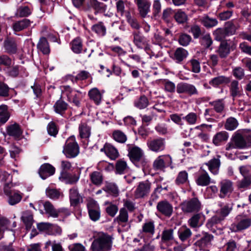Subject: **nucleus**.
<instances>
[{
	"label": "nucleus",
	"mask_w": 251,
	"mask_h": 251,
	"mask_svg": "<svg viewBox=\"0 0 251 251\" xmlns=\"http://www.w3.org/2000/svg\"><path fill=\"white\" fill-rule=\"evenodd\" d=\"M112 245L110 236L103 232H99L94 236L90 248L92 251H110Z\"/></svg>",
	"instance_id": "nucleus-1"
},
{
	"label": "nucleus",
	"mask_w": 251,
	"mask_h": 251,
	"mask_svg": "<svg viewBox=\"0 0 251 251\" xmlns=\"http://www.w3.org/2000/svg\"><path fill=\"white\" fill-rule=\"evenodd\" d=\"M251 227V214H241L236 216L234 222L230 225L231 232H241Z\"/></svg>",
	"instance_id": "nucleus-2"
},
{
	"label": "nucleus",
	"mask_w": 251,
	"mask_h": 251,
	"mask_svg": "<svg viewBox=\"0 0 251 251\" xmlns=\"http://www.w3.org/2000/svg\"><path fill=\"white\" fill-rule=\"evenodd\" d=\"M180 207L184 213H193L200 211L202 205L198 198L194 197L184 201L180 204Z\"/></svg>",
	"instance_id": "nucleus-3"
},
{
	"label": "nucleus",
	"mask_w": 251,
	"mask_h": 251,
	"mask_svg": "<svg viewBox=\"0 0 251 251\" xmlns=\"http://www.w3.org/2000/svg\"><path fill=\"white\" fill-rule=\"evenodd\" d=\"M79 152V147L75 136L69 137L63 147V153L69 158L75 157Z\"/></svg>",
	"instance_id": "nucleus-4"
},
{
	"label": "nucleus",
	"mask_w": 251,
	"mask_h": 251,
	"mask_svg": "<svg viewBox=\"0 0 251 251\" xmlns=\"http://www.w3.org/2000/svg\"><path fill=\"white\" fill-rule=\"evenodd\" d=\"M176 92L182 99H186L187 97L199 94L198 90L194 85L184 82L178 83L177 84Z\"/></svg>",
	"instance_id": "nucleus-5"
},
{
	"label": "nucleus",
	"mask_w": 251,
	"mask_h": 251,
	"mask_svg": "<svg viewBox=\"0 0 251 251\" xmlns=\"http://www.w3.org/2000/svg\"><path fill=\"white\" fill-rule=\"evenodd\" d=\"M61 89L62 96L66 97L69 102L73 103L76 106H79L80 103L78 94H80V92L73 89L68 85L62 86Z\"/></svg>",
	"instance_id": "nucleus-6"
},
{
	"label": "nucleus",
	"mask_w": 251,
	"mask_h": 251,
	"mask_svg": "<svg viewBox=\"0 0 251 251\" xmlns=\"http://www.w3.org/2000/svg\"><path fill=\"white\" fill-rule=\"evenodd\" d=\"M151 183L148 180L140 182L137 186L134 195L135 199L148 197L151 190Z\"/></svg>",
	"instance_id": "nucleus-7"
},
{
	"label": "nucleus",
	"mask_w": 251,
	"mask_h": 251,
	"mask_svg": "<svg viewBox=\"0 0 251 251\" xmlns=\"http://www.w3.org/2000/svg\"><path fill=\"white\" fill-rule=\"evenodd\" d=\"M87 207L90 219L94 222L98 221L100 217V209L98 202L90 200L87 202Z\"/></svg>",
	"instance_id": "nucleus-8"
},
{
	"label": "nucleus",
	"mask_w": 251,
	"mask_h": 251,
	"mask_svg": "<svg viewBox=\"0 0 251 251\" xmlns=\"http://www.w3.org/2000/svg\"><path fill=\"white\" fill-rule=\"evenodd\" d=\"M128 156L130 160L134 163L140 161L144 156V151L139 147L134 145H127Z\"/></svg>",
	"instance_id": "nucleus-9"
},
{
	"label": "nucleus",
	"mask_w": 251,
	"mask_h": 251,
	"mask_svg": "<svg viewBox=\"0 0 251 251\" xmlns=\"http://www.w3.org/2000/svg\"><path fill=\"white\" fill-rule=\"evenodd\" d=\"M172 163V157L169 154H164L158 156L153 163V169L160 170L170 166Z\"/></svg>",
	"instance_id": "nucleus-10"
},
{
	"label": "nucleus",
	"mask_w": 251,
	"mask_h": 251,
	"mask_svg": "<svg viewBox=\"0 0 251 251\" xmlns=\"http://www.w3.org/2000/svg\"><path fill=\"white\" fill-rule=\"evenodd\" d=\"M236 44L231 41H223L219 47L218 52L221 58L226 57L231 51L235 50Z\"/></svg>",
	"instance_id": "nucleus-11"
},
{
	"label": "nucleus",
	"mask_w": 251,
	"mask_h": 251,
	"mask_svg": "<svg viewBox=\"0 0 251 251\" xmlns=\"http://www.w3.org/2000/svg\"><path fill=\"white\" fill-rule=\"evenodd\" d=\"M149 149L155 152H159L165 149L166 143L164 139L158 138L147 142Z\"/></svg>",
	"instance_id": "nucleus-12"
},
{
	"label": "nucleus",
	"mask_w": 251,
	"mask_h": 251,
	"mask_svg": "<svg viewBox=\"0 0 251 251\" xmlns=\"http://www.w3.org/2000/svg\"><path fill=\"white\" fill-rule=\"evenodd\" d=\"M211 182V178L202 166L197 173L196 183L199 186H206Z\"/></svg>",
	"instance_id": "nucleus-13"
},
{
	"label": "nucleus",
	"mask_w": 251,
	"mask_h": 251,
	"mask_svg": "<svg viewBox=\"0 0 251 251\" xmlns=\"http://www.w3.org/2000/svg\"><path fill=\"white\" fill-rule=\"evenodd\" d=\"M213 239V236L212 235L205 233L202 238L194 244L195 251L205 250L211 245Z\"/></svg>",
	"instance_id": "nucleus-14"
},
{
	"label": "nucleus",
	"mask_w": 251,
	"mask_h": 251,
	"mask_svg": "<svg viewBox=\"0 0 251 251\" xmlns=\"http://www.w3.org/2000/svg\"><path fill=\"white\" fill-rule=\"evenodd\" d=\"M220 194L221 198H224L229 195L233 191V182L228 179H224L220 183Z\"/></svg>",
	"instance_id": "nucleus-15"
},
{
	"label": "nucleus",
	"mask_w": 251,
	"mask_h": 251,
	"mask_svg": "<svg viewBox=\"0 0 251 251\" xmlns=\"http://www.w3.org/2000/svg\"><path fill=\"white\" fill-rule=\"evenodd\" d=\"M205 220V215L202 212H197L189 219L188 223L191 227L196 228L201 226Z\"/></svg>",
	"instance_id": "nucleus-16"
},
{
	"label": "nucleus",
	"mask_w": 251,
	"mask_h": 251,
	"mask_svg": "<svg viewBox=\"0 0 251 251\" xmlns=\"http://www.w3.org/2000/svg\"><path fill=\"white\" fill-rule=\"evenodd\" d=\"M140 16L142 18L147 17L150 11L151 3L149 0H134Z\"/></svg>",
	"instance_id": "nucleus-17"
},
{
	"label": "nucleus",
	"mask_w": 251,
	"mask_h": 251,
	"mask_svg": "<svg viewBox=\"0 0 251 251\" xmlns=\"http://www.w3.org/2000/svg\"><path fill=\"white\" fill-rule=\"evenodd\" d=\"M220 156H217V158H213L207 162L204 163L202 166H206L208 167L209 171L214 175H217L219 172V169L221 165V161L220 160Z\"/></svg>",
	"instance_id": "nucleus-18"
},
{
	"label": "nucleus",
	"mask_w": 251,
	"mask_h": 251,
	"mask_svg": "<svg viewBox=\"0 0 251 251\" xmlns=\"http://www.w3.org/2000/svg\"><path fill=\"white\" fill-rule=\"evenodd\" d=\"M229 89L230 95L233 100L235 98L240 97L243 95L242 87L237 80H234L231 82L229 86Z\"/></svg>",
	"instance_id": "nucleus-19"
},
{
	"label": "nucleus",
	"mask_w": 251,
	"mask_h": 251,
	"mask_svg": "<svg viewBox=\"0 0 251 251\" xmlns=\"http://www.w3.org/2000/svg\"><path fill=\"white\" fill-rule=\"evenodd\" d=\"M104 92V91H100L98 88L95 87L88 91V96L91 100L98 105L101 102Z\"/></svg>",
	"instance_id": "nucleus-20"
},
{
	"label": "nucleus",
	"mask_w": 251,
	"mask_h": 251,
	"mask_svg": "<svg viewBox=\"0 0 251 251\" xmlns=\"http://www.w3.org/2000/svg\"><path fill=\"white\" fill-rule=\"evenodd\" d=\"M156 208L159 212L167 217H170L173 213V206L167 201H159Z\"/></svg>",
	"instance_id": "nucleus-21"
},
{
	"label": "nucleus",
	"mask_w": 251,
	"mask_h": 251,
	"mask_svg": "<svg viewBox=\"0 0 251 251\" xmlns=\"http://www.w3.org/2000/svg\"><path fill=\"white\" fill-rule=\"evenodd\" d=\"M69 199L71 206L75 207L82 202L83 199L77 188L73 187L69 190Z\"/></svg>",
	"instance_id": "nucleus-22"
},
{
	"label": "nucleus",
	"mask_w": 251,
	"mask_h": 251,
	"mask_svg": "<svg viewBox=\"0 0 251 251\" xmlns=\"http://www.w3.org/2000/svg\"><path fill=\"white\" fill-rule=\"evenodd\" d=\"M155 233L154 222L152 220L146 221L142 225L140 234L151 237Z\"/></svg>",
	"instance_id": "nucleus-23"
},
{
	"label": "nucleus",
	"mask_w": 251,
	"mask_h": 251,
	"mask_svg": "<svg viewBox=\"0 0 251 251\" xmlns=\"http://www.w3.org/2000/svg\"><path fill=\"white\" fill-rule=\"evenodd\" d=\"M55 171V168L48 163H45L41 166L39 170V174L43 179H45L53 175Z\"/></svg>",
	"instance_id": "nucleus-24"
},
{
	"label": "nucleus",
	"mask_w": 251,
	"mask_h": 251,
	"mask_svg": "<svg viewBox=\"0 0 251 251\" xmlns=\"http://www.w3.org/2000/svg\"><path fill=\"white\" fill-rule=\"evenodd\" d=\"M80 173L81 171L80 170L77 171V174H74L64 173L62 174L61 177L60 178L66 184H75L80 178Z\"/></svg>",
	"instance_id": "nucleus-25"
},
{
	"label": "nucleus",
	"mask_w": 251,
	"mask_h": 251,
	"mask_svg": "<svg viewBox=\"0 0 251 251\" xmlns=\"http://www.w3.org/2000/svg\"><path fill=\"white\" fill-rule=\"evenodd\" d=\"M6 132L9 136L15 139H19L23 134V130L19 125L15 123L7 127Z\"/></svg>",
	"instance_id": "nucleus-26"
},
{
	"label": "nucleus",
	"mask_w": 251,
	"mask_h": 251,
	"mask_svg": "<svg viewBox=\"0 0 251 251\" xmlns=\"http://www.w3.org/2000/svg\"><path fill=\"white\" fill-rule=\"evenodd\" d=\"M37 203L39 208H40L42 206H44L46 213L48 214L49 216L53 218L57 217V209L54 207L53 205L49 201H46L45 202L39 201Z\"/></svg>",
	"instance_id": "nucleus-27"
},
{
	"label": "nucleus",
	"mask_w": 251,
	"mask_h": 251,
	"mask_svg": "<svg viewBox=\"0 0 251 251\" xmlns=\"http://www.w3.org/2000/svg\"><path fill=\"white\" fill-rule=\"evenodd\" d=\"M3 47L5 51L9 54H15L17 50V44L12 38H6L3 42Z\"/></svg>",
	"instance_id": "nucleus-28"
},
{
	"label": "nucleus",
	"mask_w": 251,
	"mask_h": 251,
	"mask_svg": "<svg viewBox=\"0 0 251 251\" xmlns=\"http://www.w3.org/2000/svg\"><path fill=\"white\" fill-rule=\"evenodd\" d=\"M101 151H104L105 154L111 160H115L118 157L119 154L118 150L110 144H105Z\"/></svg>",
	"instance_id": "nucleus-29"
},
{
	"label": "nucleus",
	"mask_w": 251,
	"mask_h": 251,
	"mask_svg": "<svg viewBox=\"0 0 251 251\" xmlns=\"http://www.w3.org/2000/svg\"><path fill=\"white\" fill-rule=\"evenodd\" d=\"M233 142L235 147L238 149H245L251 146L246 142L239 130L235 133L233 137Z\"/></svg>",
	"instance_id": "nucleus-30"
},
{
	"label": "nucleus",
	"mask_w": 251,
	"mask_h": 251,
	"mask_svg": "<svg viewBox=\"0 0 251 251\" xmlns=\"http://www.w3.org/2000/svg\"><path fill=\"white\" fill-rule=\"evenodd\" d=\"M228 137V133L226 131H221L217 132L214 135L212 139V143L216 146H219L226 142Z\"/></svg>",
	"instance_id": "nucleus-31"
},
{
	"label": "nucleus",
	"mask_w": 251,
	"mask_h": 251,
	"mask_svg": "<svg viewBox=\"0 0 251 251\" xmlns=\"http://www.w3.org/2000/svg\"><path fill=\"white\" fill-rule=\"evenodd\" d=\"M133 42L139 49H143L144 46L146 44L147 39L139 31H134L132 33Z\"/></svg>",
	"instance_id": "nucleus-32"
},
{
	"label": "nucleus",
	"mask_w": 251,
	"mask_h": 251,
	"mask_svg": "<svg viewBox=\"0 0 251 251\" xmlns=\"http://www.w3.org/2000/svg\"><path fill=\"white\" fill-rule=\"evenodd\" d=\"M91 128L86 123H80L78 126L79 137L81 139H88L91 135Z\"/></svg>",
	"instance_id": "nucleus-33"
},
{
	"label": "nucleus",
	"mask_w": 251,
	"mask_h": 251,
	"mask_svg": "<svg viewBox=\"0 0 251 251\" xmlns=\"http://www.w3.org/2000/svg\"><path fill=\"white\" fill-rule=\"evenodd\" d=\"M21 220L25 226L27 230H30L33 223V214L29 210L24 211L22 215Z\"/></svg>",
	"instance_id": "nucleus-34"
},
{
	"label": "nucleus",
	"mask_w": 251,
	"mask_h": 251,
	"mask_svg": "<svg viewBox=\"0 0 251 251\" xmlns=\"http://www.w3.org/2000/svg\"><path fill=\"white\" fill-rule=\"evenodd\" d=\"M31 23L29 19H24L15 22L13 24L12 28L15 31L19 32L29 27Z\"/></svg>",
	"instance_id": "nucleus-35"
},
{
	"label": "nucleus",
	"mask_w": 251,
	"mask_h": 251,
	"mask_svg": "<svg viewBox=\"0 0 251 251\" xmlns=\"http://www.w3.org/2000/svg\"><path fill=\"white\" fill-rule=\"evenodd\" d=\"M91 30L100 37H104L106 34V27L102 22L93 25Z\"/></svg>",
	"instance_id": "nucleus-36"
},
{
	"label": "nucleus",
	"mask_w": 251,
	"mask_h": 251,
	"mask_svg": "<svg viewBox=\"0 0 251 251\" xmlns=\"http://www.w3.org/2000/svg\"><path fill=\"white\" fill-rule=\"evenodd\" d=\"M68 104L61 99L57 100L53 105L54 111L61 115H63L68 109Z\"/></svg>",
	"instance_id": "nucleus-37"
},
{
	"label": "nucleus",
	"mask_w": 251,
	"mask_h": 251,
	"mask_svg": "<svg viewBox=\"0 0 251 251\" xmlns=\"http://www.w3.org/2000/svg\"><path fill=\"white\" fill-rule=\"evenodd\" d=\"M230 79L228 77L224 75H220L213 78L209 82L210 85L214 87H217L219 85L226 84L229 83Z\"/></svg>",
	"instance_id": "nucleus-38"
},
{
	"label": "nucleus",
	"mask_w": 251,
	"mask_h": 251,
	"mask_svg": "<svg viewBox=\"0 0 251 251\" xmlns=\"http://www.w3.org/2000/svg\"><path fill=\"white\" fill-rule=\"evenodd\" d=\"M71 49L75 53H80L83 48L82 41L80 37L74 39L70 43Z\"/></svg>",
	"instance_id": "nucleus-39"
},
{
	"label": "nucleus",
	"mask_w": 251,
	"mask_h": 251,
	"mask_svg": "<svg viewBox=\"0 0 251 251\" xmlns=\"http://www.w3.org/2000/svg\"><path fill=\"white\" fill-rule=\"evenodd\" d=\"M8 197V203L11 205H14L21 201L23 198V194L19 191L15 190Z\"/></svg>",
	"instance_id": "nucleus-40"
},
{
	"label": "nucleus",
	"mask_w": 251,
	"mask_h": 251,
	"mask_svg": "<svg viewBox=\"0 0 251 251\" xmlns=\"http://www.w3.org/2000/svg\"><path fill=\"white\" fill-rule=\"evenodd\" d=\"M128 169L126 162L123 160H119L115 164V171L116 174H124L128 172Z\"/></svg>",
	"instance_id": "nucleus-41"
},
{
	"label": "nucleus",
	"mask_w": 251,
	"mask_h": 251,
	"mask_svg": "<svg viewBox=\"0 0 251 251\" xmlns=\"http://www.w3.org/2000/svg\"><path fill=\"white\" fill-rule=\"evenodd\" d=\"M102 190L114 197H117L119 194L118 187L114 183H107L102 188Z\"/></svg>",
	"instance_id": "nucleus-42"
},
{
	"label": "nucleus",
	"mask_w": 251,
	"mask_h": 251,
	"mask_svg": "<svg viewBox=\"0 0 251 251\" xmlns=\"http://www.w3.org/2000/svg\"><path fill=\"white\" fill-rule=\"evenodd\" d=\"M188 55L187 51L182 48H177L175 51L173 59L176 62L180 63Z\"/></svg>",
	"instance_id": "nucleus-43"
},
{
	"label": "nucleus",
	"mask_w": 251,
	"mask_h": 251,
	"mask_svg": "<svg viewBox=\"0 0 251 251\" xmlns=\"http://www.w3.org/2000/svg\"><path fill=\"white\" fill-rule=\"evenodd\" d=\"M38 50L44 54H48L50 52V48L47 39L41 37L37 44Z\"/></svg>",
	"instance_id": "nucleus-44"
},
{
	"label": "nucleus",
	"mask_w": 251,
	"mask_h": 251,
	"mask_svg": "<svg viewBox=\"0 0 251 251\" xmlns=\"http://www.w3.org/2000/svg\"><path fill=\"white\" fill-rule=\"evenodd\" d=\"M183 119L189 125H195L198 124L200 121V116L195 112H190L185 116L183 117Z\"/></svg>",
	"instance_id": "nucleus-45"
},
{
	"label": "nucleus",
	"mask_w": 251,
	"mask_h": 251,
	"mask_svg": "<svg viewBox=\"0 0 251 251\" xmlns=\"http://www.w3.org/2000/svg\"><path fill=\"white\" fill-rule=\"evenodd\" d=\"M239 125V123L236 119L234 117H230L228 118L225 123V128L228 131H232L237 128Z\"/></svg>",
	"instance_id": "nucleus-46"
},
{
	"label": "nucleus",
	"mask_w": 251,
	"mask_h": 251,
	"mask_svg": "<svg viewBox=\"0 0 251 251\" xmlns=\"http://www.w3.org/2000/svg\"><path fill=\"white\" fill-rule=\"evenodd\" d=\"M90 178L92 183L97 186H100L103 181L101 173L98 171H94L90 174Z\"/></svg>",
	"instance_id": "nucleus-47"
},
{
	"label": "nucleus",
	"mask_w": 251,
	"mask_h": 251,
	"mask_svg": "<svg viewBox=\"0 0 251 251\" xmlns=\"http://www.w3.org/2000/svg\"><path fill=\"white\" fill-rule=\"evenodd\" d=\"M214 110L217 113H222L225 107V102L224 99H218L209 102Z\"/></svg>",
	"instance_id": "nucleus-48"
},
{
	"label": "nucleus",
	"mask_w": 251,
	"mask_h": 251,
	"mask_svg": "<svg viewBox=\"0 0 251 251\" xmlns=\"http://www.w3.org/2000/svg\"><path fill=\"white\" fill-rule=\"evenodd\" d=\"M46 195L49 198L56 200L60 198H63V194L59 190L56 189H51L48 188L46 191Z\"/></svg>",
	"instance_id": "nucleus-49"
},
{
	"label": "nucleus",
	"mask_w": 251,
	"mask_h": 251,
	"mask_svg": "<svg viewBox=\"0 0 251 251\" xmlns=\"http://www.w3.org/2000/svg\"><path fill=\"white\" fill-rule=\"evenodd\" d=\"M149 103V101L148 98L144 95L141 96L134 101V105L140 109L146 108Z\"/></svg>",
	"instance_id": "nucleus-50"
},
{
	"label": "nucleus",
	"mask_w": 251,
	"mask_h": 251,
	"mask_svg": "<svg viewBox=\"0 0 251 251\" xmlns=\"http://www.w3.org/2000/svg\"><path fill=\"white\" fill-rule=\"evenodd\" d=\"M192 235L191 230L186 227L182 226L178 231V235L180 240L182 241H185Z\"/></svg>",
	"instance_id": "nucleus-51"
},
{
	"label": "nucleus",
	"mask_w": 251,
	"mask_h": 251,
	"mask_svg": "<svg viewBox=\"0 0 251 251\" xmlns=\"http://www.w3.org/2000/svg\"><path fill=\"white\" fill-rule=\"evenodd\" d=\"M9 117L7 106L4 104L0 105V122L2 124L5 123L9 119Z\"/></svg>",
	"instance_id": "nucleus-52"
},
{
	"label": "nucleus",
	"mask_w": 251,
	"mask_h": 251,
	"mask_svg": "<svg viewBox=\"0 0 251 251\" xmlns=\"http://www.w3.org/2000/svg\"><path fill=\"white\" fill-rule=\"evenodd\" d=\"M112 138L115 141L120 143H124L127 140L126 135L119 130H114L113 132Z\"/></svg>",
	"instance_id": "nucleus-53"
},
{
	"label": "nucleus",
	"mask_w": 251,
	"mask_h": 251,
	"mask_svg": "<svg viewBox=\"0 0 251 251\" xmlns=\"http://www.w3.org/2000/svg\"><path fill=\"white\" fill-rule=\"evenodd\" d=\"M188 182V174L186 171H182L178 173L175 180L177 185L183 184Z\"/></svg>",
	"instance_id": "nucleus-54"
},
{
	"label": "nucleus",
	"mask_w": 251,
	"mask_h": 251,
	"mask_svg": "<svg viewBox=\"0 0 251 251\" xmlns=\"http://www.w3.org/2000/svg\"><path fill=\"white\" fill-rule=\"evenodd\" d=\"M174 239V230L171 228L165 229L162 233L161 241L164 243Z\"/></svg>",
	"instance_id": "nucleus-55"
},
{
	"label": "nucleus",
	"mask_w": 251,
	"mask_h": 251,
	"mask_svg": "<svg viewBox=\"0 0 251 251\" xmlns=\"http://www.w3.org/2000/svg\"><path fill=\"white\" fill-rule=\"evenodd\" d=\"M32 10L28 6L19 7L16 13V16L18 17H27L31 14Z\"/></svg>",
	"instance_id": "nucleus-56"
},
{
	"label": "nucleus",
	"mask_w": 251,
	"mask_h": 251,
	"mask_svg": "<svg viewBox=\"0 0 251 251\" xmlns=\"http://www.w3.org/2000/svg\"><path fill=\"white\" fill-rule=\"evenodd\" d=\"M47 130L50 136L56 137L58 133L59 127L54 122L51 121L48 124Z\"/></svg>",
	"instance_id": "nucleus-57"
},
{
	"label": "nucleus",
	"mask_w": 251,
	"mask_h": 251,
	"mask_svg": "<svg viewBox=\"0 0 251 251\" xmlns=\"http://www.w3.org/2000/svg\"><path fill=\"white\" fill-rule=\"evenodd\" d=\"M175 20L179 24H183L186 22L188 19L187 14L181 10H177L174 14Z\"/></svg>",
	"instance_id": "nucleus-58"
},
{
	"label": "nucleus",
	"mask_w": 251,
	"mask_h": 251,
	"mask_svg": "<svg viewBox=\"0 0 251 251\" xmlns=\"http://www.w3.org/2000/svg\"><path fill=\"white\" fill-rule=\"evenodd\" d=\"M226 33L225 28H219L214 31L213 35L216 40L221 41L228 36Z\"/></svg>",
	"instance_id": "nucleus-59"
},
{
	"label": "nucleus",
	"mask_w": 251,
	"mask_h": 251,
	"mask_svg": "<svg viewBox=\"0 0 251 251\" xmlns=\"http://www.w3.org/2000/svg\"><path fill=\"white\" fill-rule=\"evenodd\" d=\"M117 220L119 224L126 223L128 221V213L125 208H122L120 210L119 215L117 217Z\"/></svg>",
	"instance_id": "nucleus-60"
},
{
	"label": "nucleus",
	"mask_w": 251,
	"mask_h": 251,
	"mask_svg": "<svg viewBox=\"0 0 251 251\" xmlns=\"http://www.w3.org/2000/svg\"><path fill=\"white\" fill-rule=\"evenodd\" d=\"M228 36L232 35L236 33L238 29V26L235 25L233 21L226 23L225 27L224 28Z\"/></svg>",
	"instance_id": "nucleus-61"
},
{
	"label": "nucleus",
	"mask_w": 251,
	"mask_h": 251,
	"mask_svg": "<svg viewBox=\"0 0 251 251\" xmlns=\"http://www.w3.org/2000/svg\"><path fill=\"white\" fill-rule=\"evenodd\" d=\"M90 4L97 12L103 11L106 9V5L97 0H90Z\"/></svg>",
	"instance_id": "nucleus-62"
},
{
	"label": "nucleus",
	"mask_w": 251,
	"mask_h": 251,
	"mask_svg": "<svg viewBox=\"0 0 251 251\" xmlns=\"http://www.w3.org/2000/svg\"><path fill=\"white\" fill-rule=\"evenodd\" d=\"M105 205H109L106 208L107 213L111 217H114L118 211V207L117 205L112 204L109 201L104 202Z\"/></svg>",
	"instance_id": "nucleus-63"
},
{
	"label": "nucleus",
	"mask_w": 251,
	"mask_h": 251,
	"mask_svg": "<svg viewBox=\"0 0 251 251\" xmlns=\"http://www.w3.org/2000/svg\"><path fill=\"white\" fill-rule=\"evenodd\" d=\"M203 25L206 27H212L218 24V21L215 18H210L209 17H205L201 21Z\"/></svg>",
	"instance_id": "nucleus-64"
}]
</instances>
